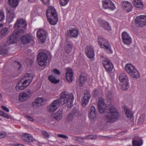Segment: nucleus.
<instances>
[{"instance_id":"obj_1","label":"nucleus","mask_w":146,"mask_h":146,"mask_svg":"<svg viewBox=\"0 0 146 146\" xmlns=\"http://www.w3.org/2000/svg\"><path fill=\"white\" fill-rule=\"evenodd\" d=\"M27 25V23L25 20L21 19H18L14 26L15 29V31L7 40L8 44H9L15 43L17 38L25 32Z\"/></svg>"},{"instance_id":"obj_2","label":"nucleus","mask_w":146,"mask_h":146,"mask_svg":"<svg viewBox=\"0 0 146 146\" xmlns=\"http://www.w3.org/2000/svg\"><path fill=\"white\" fill-rule=\"evenodd\" d=\"M119 116L117 110L114 106H112L110 107L109 111L106 114L104 119L107 122L112 123L117 121Z\"/></svg>"},{"instance_id":"obj_3","label":"nucleus","mask_w":146,"mask_h":146,"mask_svg":"<svg viewBox=\"0 0 146 146\" xmlns=\"http://www.w3.org/2000/svg\"><path fill=\"white\" fill-rule=\"evenodd\" d=\"M74 99V97L73 94L65 91L61 93L60 99H57V100L60 104L64 105L68 103H69L71 106L72 104Z\"/></svg>"},{"instance_id":"obj_4","label":"nucleus","mask_w":146,"mask_h":146,"mask_svg":"<svg viewBox=\"0 0 146 146\" xmlns=\"http://www.w3.org/2000/svg\"><path fill=\"white\" fill-rule=\"evenodd\" d=\"M25 79L24 81L22 82V80L19 82L15 86L17 90H22L26 88L31 82L33 77L31 74H27L25 75Z\"/></svg>"},{"instance_id":"obj_5","label":"nucleus","mask_w":146,"mask_h":146,"mask_svg":"<svg viewBox=\"0 0 146 146\" xmlns=\"http://www.w3.org/2000/svg\"><path fill=\"white\" fill-rule=\"evenodd\" d=\"M125 69L131 78L135 80L139 78V75L138 71L131 64H127L125 66Z\"/></svg>"},{"instance_id":"obj_6","label":"nucleus","mask_w":146,"mask_h":146,"mask_svg":"<svg viewBox=\"0 0 146 146\" xmlns=\"http://www.w3.org/2000/svg\"><path fill=\"white\" fill-rule=\"evenodd\" d=\"M98 44L101 48H104L107 53H111L112 51L111 50V46L107 40L104 38L100 36L98 37Z\"/></svg>"},{"instance_id":"obj_7","label":"nucleus","mask_w":146,"mask_h":146,"mask_svg":"<svg viewBox=\"0 0 146 146\" xmlns=\"http://www.w3.org/2000/svg\"><path fill=\"white\" fill-rule=\"evenodd\" d=\"M119 80L121 85V88L125 90L129 87L128 79L127 75L124 73L121 74L119 76Z\"/></svg>"},{"instance_id":"obj_8","label":"nucleus","mask_w":146,"mask_h":146,"mask_svg":"<svg viewBox=\"0 0 146 146\" xmlns=\"http://www.w3.org/2000/svg\"><path fill=\"white\" fill-rule=\"evenodd\" d=\"M48 58L47 54L44 52H39L37 57L38 64L41 66H45L46 65V60Z\"/></svg>"},{"instance_id":"obj_9","label":"nucleus","mask_w":146,"mask_h":146,"mask_svg":"<svg viewBox=\"0 0 146 146\" xmlns=\"http://www.w3.org/2000/svg\"><path fill=\"white\" fill-rule=\"evenodd\" d=\"M100 60L102 61V64L106 71L109 72L112 70L113 68V65L108 59L104 57L103 56H102Z\"/></svg>"},{"instance_id":"obj_10","label":"nucleus","mask_w":146,"mask_h":146,"mask_svg":"<svg viewBox=\"0 0 146 146\" xmlns=\"http://www.w3.org/2000/svg\"><path fill=\"white\" fill-rule=\"evenodd\" d=\"M136 26L142 27L146 26V16L141 15L137 17L135 19Z\"/></svg>"},{"instance_id":"obj_11","label":"nucleus","mask_w":146,"mask_h":146,"mask_svg":"<svg viewBox=\"0 0 146 146\" xmlns=\"http://www.w3.org/2000/svg\"><path fill=\"white\" fill-rule=\"evenodd\" d=\"M87 79L86 74L84 73H82L79 75L76 83L79 86H82L84 85Z\"/></svg>"},{"instance_id":"obj_12","label":"nucleus","mask_w":146,"mask_h":146,"mask_svg":"<svg viewBox=\"0 0 146 146\" xmlns=\"http://www.w3.org/2000/svg\"><path fill=\"white\" fill-rule=\"evenodd\" d=\"M36 35L38 41L40 42L44 43L46 38L47 34L45 31L40 29L37 31Z\"/></svg>"},{"instance_id":"obj_13","label":"nucleus","mask_w":146,"mask_h":146,"mask_svg":"<svg viewBox=\"0 0 146 146\" xmlns=\"http://www.w3.org/2000/svg\"><path fill=\"white\" fill-rule=\"evenodd\" d=\"M15 17L14 9L13 8H7V20L9 23L11 22Z\"/></svg>"},{"instance_id":"obj_14","label":"nucleus","mask_w":146,"mask_h":146,"mask_svg":"<svg viewBox=\"0 0 146 146\" xmlns=\"http://www.w3.org/2000/svg\"><path fill=\"white\" fill-rule=\"evenodd\" d=\"M90 97V92L86 90L84 92L81 99L82 104L83 107H85L88 104Z\"/></svg>"},{"instance_id":"obj_15","label":"nucleus","mask_w":146,"mask_h":146,"mask_svg":"<svg viewBox=\"0 0 146 146\" xmlns=\"http://www.w3.org/2000/svg\"><path fill=\"white\" fill-rule=\"evenodd\" d=\"M103 6L105 9L113 10L115 9L114 4L110 0H104L102 1Z\"/></svg>"},{"instance_id":"obj_16","label":"nucleus","mask_w":146,"mask_h":146,"mask_svg":"<svg viewBox=\"0 0 146 146\" xmlns=\"http://www.w3.org/2000/svg\"><path fill=\"white\" fill-rule=\"evenodd\" d=\"M121 35L123 43L129 45L131 42L132 40L129 34L126 32H124L122 33Z\"/></svg>"},{"instance_id":"obj_17","label":"nucleus","mask_w":146,"mask_h":146,"mask_svg":"<svg viewBox=\"0 0 146 146\" xmlns=\"http://www.w3.org/2000/svg\"><path fill=\"white\" fill-rule=\"evenodd\" d=\"M60 104L58 100H54L49 106L48 111L50 112L55 111L59 108Z\"/></svg>"},{"instance_id":"obj_18","label":"nucleus","mask_w":146,"mask_h":146,"mask_svg":"<svg viewBox=\"0 0 146 146\" xmlns=\"http://www.w3.org/2000/svg\"><path fill=\"white\" fill-rule=\"evenodd\" d=\"M85 50V54L88 57L90 58L94 57V51L93 48L92 46H87Z\"/></svg>"},{"instance_id":"obj_19","label":"nucleus","mask_w":146,"mask_h":146,"mask_svg":"<svg viewBox=\"0 0 146 146\" xmlns=\"http://www.w3.org/2000/svg\"><path fill=\"white\" fill-rule=\"evenodd\" d=\"M97 116V112L95 107L92 106L88 111V117L90 120H94Z\"/></svg>"},{"instance_id":"obj_20","label":"nucleus","mask_w":146,"mask_h":146,"mask_svg":"<svg viewBox=\"0 0 146 146\" xmlns=\"http://www.w3.org/2000/svg\"><path fill=\"white\" fill-rule=\"evenodd\" d=\"M31 94V92L30 90H28L26 92H24L20 93L19 96V101L21 102L25 101L26 98L29 97Z\"/></svg>"},{"instance_id":"obj_21","label":"nucleus","mask_w":146,"mask_h":146,"mask_svg":"<svg viewBox=\"0 0 146 146\" xmlns=\"http://www.w3.org/2000/svg\"><path fill=\"white\" fill-rule=\"evenodd\" d=\"M121 7L123 9L127 12L130 11L132 8L131 4L128 1H123L121 3Z\"/></svg>"},{"instance_id":"obj_22","label":"nucleus","mask_w":146,"mask_h":146,"mask_svg":"<svg viewBox=\"0 0 146 146\" xmlns=\"http://www.w3.org/2000/svg\"><path fill=\"white\" fill-rule=\"evenodd\" d=\"M56 15H57V13L54 8L53 6H49L46 11V17L54 15L56 16Z\"/></svg>"},{"instance_id":"obj_23","label":"nucleus","mask_w":146,"mask_h":146,"mask_svg":"<svg viewBox=\"0 0 146 146\" xmlns=\"http://www.w3.org/2000/svg\"><path fill=\"white\" fill-rule=\"evenodd\" d=\"M66 74V78L67 81L69 83L72 82L73 78L72 70L71 69H67Z\"/></svg>"},{"instance_id":"obj_24","label":"nucleus","mask_w":146,"mask_h":146,"mask_svg":"<svg viewBox=\"0 0 146 146\" xmlns=\"http://www.w3.org/2000/svg\"><path fill=\"white\" fill-rule=\"evenodd\" d=\"M66 43L64 47V50L67 53H69L72 51L73 46L72 42L67 39L66 40Z\"/></svg>"},{"instance_id":"obj_25","label":"nucleus","mask_w":146,"mask_h":146,"mask_svg":"<svg viewBox=\"0 0 146 146\" xmlns=\"http://www.w3.org/2000/svg\"><path fill=\"white\" fill-rule=\"evenodd\" d=\"M21 36V41L24 44H28L31 40V37L30 35L28 34H27L23 36Z\"/></svg>"},{"instance_id":"obj_26","label":"nucleus","mask_w":146,"mask_h":146,"mask_svg":"<svg viewBox=\"0 0 146 146\" xmlns=\"http://www.w3.org/2000/svg\"><path fill=\"white\" fill-rule=\"evenodd\" d=\"M104 100L102 97H100L99 98L98 102V108L99 111L100 113H102L105 111L103 110L102 108L104 104Z\"/></svg>"},{"instance_id":"obj_27","label":"nucleus","mask_w":146,"mask_h":146,"mask_svg":"<svg viewBox=\"0 0 146 146\" xmlns=\"http://www.w3.org/2000/svg\"><path fill=\"white\" fill-rule=\"evenodd\" d=\"M62 112L63 110H59L57 111L55 114L52 115L51 117L56 120H60L62 117L63 115Z\"/></svg>"},{"instance_id":"obj_28","label":"nucleus","mask_w":146,"mask_h":146,"mask_svg":"<svg viewBox=\"0 0 146 146\" xmlns=\"http://www.w3.org/2000/svg\"><path fill=\"white\" fill-rule=\"evenodd\" d=\"M48 21L49 23L52 25H54L56 24L58 21L57 15L49 16L47 17Z\"/></svg>"},{"instance_id":"obj_29","label":"nucleus","mask_w":146,"mask_h":146,"mask_svg":"<svg viewBox=\"0 0 146 146\" xmlns=\"http://www.w3.org/2000/svg\"><path fill=\"white\" fill-rule=\"evenodd\" d=\"M22 139L28 142H32L35 141L33 137L29 134L25 133L22 136Z\"/></svg>"},{"instance_id":"obj_30","label":"nucleus","mask_w":146,"mask_h":146,"mask_svg":"<svg viewBox=\"0 0 146 146\" xmlns=\"http://www.w3.org/2000/svg\"><path fill=\"white\" fill-rule=\"evenodd\" d=\"M133 4L136 7L140 9H143L144 7L142 1L141 0H135L133 1Z\"/></svg>"},{"instance_id":"obj_31","label":"nucleus","mask_w":146,"mask_h":146,"mask_svg":"<svg viewBox=\"0 0 146 146\" xmlns=\"http://www.w3.org/2000/svg\"><path fill=\"white\" fill-rule=\"evenodd\" d=\"M9 48L6 45L0 47V54L2 55H5L8 53Z\"/></svg>"},{"instance_id":"obj_32","label":"nucleus","mask_w":146,"mask_h":146,"mask_svg":"<svg viewBox=\"0 0 146 146\" xmlns=\"http://www.w3.org/2000/svg\"><path fill=\"white\" fill-rule=\"evenodd\" d=\"M68 31L71 36L74 38L76 37L78 35V30L75 28L70 29Z\"/></svg>"},{"instance_id":"obj_33","label":"nucleus","mask_w":146,"mask_h":146,"mask_svg":"<svg viewBox=\"0 0 146 146\" xmlns=\"http://www.w3.org/2000/svg\"><path fill=\"white\" fill-rule=\"evenodd\" d=\"M74 116L76 117H78L81 116V114L78 111L77 109L76 108H74L70 113Z\"/></svg>"},{"instance_id":"obj_34","label":"nucleus","mask_w":146,"mask_h":146,"mask_svg":"<svg viewBox=\"0 0 146 146\" xmlns=\"http://www.w3.org/2000/svg\"><path fill=\"white\" fill-rule=\"evenodd\" d=\"M46 100L42 98H38L36 99L35 101V103L38 106L42 105L45 102Z\"/></svg>"},{"instance_id":"obj_35","label":"nucleus","mask_w":146,"mask_h":146,"mask_svg":"<svg viewBox=\"0 0 146 146\" xmlns=\"http://www.w3.org/2000/svg\"><path fill=\"white\" fill-rule=\"evenodd\" d=\"M9 6L11 7H16L18 5V0H8Z\"/></svg>"},{"instance_id":"obj_36","label":"nucleus","mask_w":146,"mask_h":146,"mask_svg":"<svg viewBox=\"0 0 146 146\" xmlns=\"http://www.w3.org/2000/svg\"><path fill=\"white\" fill-rule=\"evenodd\" d=\"M101 26L104 29L107 30H109L110 29V27L109 23L106 21H102Z\"/></svg>"},{"instance_id":"obj_37","label":"nucleus","mask_w":146,"mask_h":146,"mask_svg":"<svg viewBox=\"0 0 146 146\" xmlns=\"http://www.w3.org/2000/svg\"><path fill=\"white\" fill-rule=\"evenodd\" d=\"M48 79L52 83L56 84L59 82V80H57L56 79L55 77L53 75H50L48 76Z\"/></svg>"},{"instance_id":"obj_38","label":"nucleus","mask_w":146,"mask_h":146,"mask_svg":"<svg viewBox=\"0 0 146 146\" xmlns=\"http://www.w3.org/2000/svg\"><path fill=\"white\" fill-rule=\"evenodd\" d=\"M9 33V30L7 28L5 27L3 28L0 31V35L2 37L5 36Z\"/></svg>"},{"instance_id":"obj_39","label":"nucleus","mask_w":146,"mask_h":146,"mask_svg":"<svg viewBox=\"0 0 146 146\" xmlns=\"http://www.w3.org/2000/svg\"><path fill=\"white\" fill-rule=\"evenodd\" d=\"M106 98L108 102H110L112 99V93L111 91H108L106 94Z\"/></svg>"},{"instance_id":"obj_40","label":"nucleus","mask_w":146,"mask_h":146,"mask_svg":"<svg viewBox=\"0 0 146 146\" xmlns=\"http://www.w3.org/2000/svg\"><path fill=\"white\" fill-rule=\"evenodd\" d=\"M125 114L126 115V116L128 118H132L133 117V113L131 111L127 109H125L124 110Z\"/></svg>"},{"instance_id":"obj_41","label":"nucleus","mask_w":146,"mask_h":146,"mask_svg":"<svg viewBox=\"0 0 146 146\" xmlns=\"http://www.w3.org/2000/svg\"><path fill=\"white\" fill-rule=\"evenodd\" d=\"M36 0H29V1L31 2H34ZM42 2L46 5H48L50 4V0H40Z\"/></svg>"},{"instance_id":"obj_42","label":"nucleus","mask_w":146,"mask_h":146,"mask_svg":"<svg viewBox=\"0 0 146 146\" xmlns=\"http://www.w3.org/2000/svg\"><path fill=\"white\" fill-rule=\"evenodd\" d=\"M60 5L61 6H65L68 3L69 0H59Z\"/></svg>"},{"instance_id":"obj_43","label":"nucleus","mask_w":146,"mask_h":146,"mask_svg":"<svg viewBox=\"0 0 146 146\" xmlns=\"http://www.w3.org/2000/svg\"><path fill=\"white\" fill-rule=\"evenodd\" d=\"M74 118H75V117H74L71 113H70L66 117V119L68 121H71L73 120Z\"/></svg>"},{"instance_id":"obj_44","label":"nucleus","mask_w":146,"mask_h":146,"mask_svg":"<svg viewBox=\"0 0 146 146\" xmlns=\"http://www.w3.org/2000/svg\"><path fill=\"white\" fill-rule=\"evenodd\" d=\"M85 137L88 139L92 140H94L97 138L96 136L94 135H88L85 136Z\"/></svg>"},{"instance_id":"obj_45","label":"nucleus","mask_w":146,"mask_h":146,"mask_svg":"<svg viewBox=\"0 0 146 146\" xmlns=\"http://www.w3.org/2000/svg\"><path fill=\"white\" fill-rule=\"evenodd\" d=\"M41 133L45 138H48L49 137V135L46 131L43 130L41 131Z\"/></svg>"},{"instance_id":"obj_46","label":"nucleus","mask_w":146,"mask_h":146,"mask_svg":"<svg viewBox=\"0 0 146 146\" xmlns=\"http://www.w3.org/2000/svg\"><path fill=\"white\" fill-rule=\"evenodd\" d=\"M33 63V61L31 60L26 59L24 61V63L25 65L27 66L31 65Z\"/></svg>"},{"instance_id":"obj_47","label":"nucleus","mask_w":146,"mask_h":146,"mask_svg":"<svg viewBox=\"0 0 146 146\" xmlns=\"http://www.w3.org/2000/svg\"><path fill=\"white\" fill-rule=\"evenodd\" d=\"M5 14L2 11H0V21L2 22L5 19Z\"/></svg>"},{"instance_id":"obj_48","label":"nucleus","mask_w":146,"mask_h":146,"mask_svg":"<svg viewBox=\"0 0 146 146\" xmlns=\"http://www.w3.org/2000/svg\"><path fill=\"white\" fill-rule=\"evenodd\" d=\"M132 144L134 146H140L141 145L138 141L136 140L133 141Z\"/></svg>"},{"instance_id":"obj_49","label":"nucleus","mask_w":146,"mask_h":146,"mask_svg":"<svg viewBox=\"0 0 146 146\" xmlns=\"http://www.w3.org/2000/svg\"><path fill=\"white\" fill-rule=\"evenodd\" d=\"M58 136L59 137L63 138L65 139H67L68 138V137L66 135L62 134H59L58 135Z\"/></svg>"},{"instance_id":"obj_50","label":"nucleus","mask_w":146,"mask_h":146,"mask_svg":"<svg viewBox=\"0 0 146 146\" xmlns=\"http://www.w3.org/2000/svg\"><path fill=\"white\" fill-rule=\"evenodd\" d=\"M6 135V133L4 132L0 133V139L4 138Z\"/></svg>"},{"instance_id":"obj_51","label":"nucleus","mask_w":146,"mask_h":146,"mask_svg":"<svg viewBox=\"0 0 146 146\" xmlns=\"http://www.w3.org/2000/svg\"><path fill=\"white\" fill-rule=\"evenodd\" d=\"M1 116L4 117L6 119H9L10 118V116L8 115V114L3 112Z\"/></svg>"},{"instance_id":"obj_52","label":"nucleus","mask_w":146,"mask_h":146,"mask_svg":"<svg viewBox=\"0 0 146 146\" xmlns=\"http://www.w3.org/2000/svg\"><path fill=\"white\" fill-rule=\"evenodd\" d=\"M25 117L27 119H28L29 120L31 121H33L34 119L31 117H30L28 115H25Z\"/></svg>"},{"instance_id":"obj_53","label":"nucleus","mask_w":146,"mask_h":146,"mask_svg":"<svg viewBox=\"0 0 146 146\" xmlns=\"http://www.w3.org/2000/svg\"><path fill=\"white\" fill-rule=\"evenodd\" d=\"M1 108L4 110L5 111L7 112L9 111V110L4 106H1Z\"/></svg>"},{"instance_id":"obj_54","label":"nucleus","mask_w":146,"mask_h":146,"mask_svg":"<svg viewBox=\"0 0 146 146\" xmlns=\"http://www.w3.org/2000/svg\"><path fill=\"white\" fill-rule=\"evenodd\" d=\"M54 72L55 74H60V71L57 69H55L54 70Z\"/></svg>"},{"instance_id":"obj_55","label":"nucleus","mask_w":146,"mask_h":146,"mask_svg":"<svg viewBox=\"0 0 146 146\" xmlns=\"http://www.w3.org/2000/svg\"><path fill=\"white\" fill-rule=\"evenodd\" d=\"M72 138V139L76 141H78L79 140V139H80V138L78 137L75 136H73Z\"/></svg>"},{"instance_id":"obj_56","label":"nucleus","mask_w":146,"mask_h":146,"mask_svg":"<svg viewBox=\"0 0 146 146\" xmlns=\"http://www.w3.org/2000/svg\"><path fill=\"white\" fill-rule=\"evenodd\" d=\"M15 63H17L18 67H19V70L21 67L22 66L19 62L17 61H15Z\"/></svg>"},{"instance_id":"obj_57","label":"nucleus","mask_w":146,"mask_h":146,"mask_svg":"<svg viewBox=\"0 0 146 146\" xmlns=\"http://www.w3.org/2000/svg\"><path fill=\"white\" fill-rule=\"evenodd\" d=\"M98 95L97 91L96 90H95L94 92V97H96Z\"/></svg>"},{"instance_id":"obj_58","label":"nucleus","mask_w":146,"mask_h":146,"mask_svg":"<svg viewBox=\"0 0 146 146\" xmlns=\"http://www.w3.org/2000/svg\"><path fill=\"white\" fill-rule=\"evenodd\" d=\"M78 141H79V143L80 144H82V143H83V142H84V141H83L82 140L81 141L79 140Z\"/></svg>"},{"instance_id":"obj_59","label":"nucleus","mask_w":146,"mask_h":146,"mask_svg":"<svg viewBox=\"0 0 146 146\" xmlns=\"http://www.w3.org/2000/svg\"><path fill=\"white\" fill-rule=\"evenodd\" d=\"M3 112L0 110V115L1 116L2 115V114L3 113Z\"/></svg>"},{"instance_id":"obj_60","label":"nucleus","mask_w":146,"mask_h":146,"mask_svg":"<svg viewBox=\"0 0 146 146\" xmlns=\"http://www.w3.org/2000/svg\"><path fill=\"white\" fill-rule=\"evenodd\" d=\"M2 99V96L1 94L0 93V100Z\"/></svg>"},{"instance_id":"obj_61","label":"nucleus","mask_w":146,"mask_h":146,"mask_svg":"<svg viewBox=\"0 0 146 146\" xmlns=\"http://www.w3.org/2000/svg\"><path fill=\"white\" fill-rule=\"evenodd\" d=\"M81 139H85L86 138V137H85V136L84 137H81V138H80Z\"/></svg>"},{"instance_id":"obj_62","label":"nucleus","mask_w":146,"mask_h":146,"mask_svg":"<svg viewBox=\"0 0 146 146\" xmlns=\"http://www.w3.org/2000/svg\"><path fill=\"white\" fill-rule=\"evenodd\" d=\"M16 146H25L22 145L21 144H19L18 145H16Z\"/></svg>"},{"instance_id":"obj_63","label":"nucleus","mask_w":146,"mask_h":146,"mask_svg":"<svg viewBox=\"0 0 146 146\" xmlns=\"http://www.w3.org/2000/svg\"><path fill=\"white\" fill-rule=\"evenodd\" d=\"M71 146H78V145L77 146H75V145H71Z\"/></svg>"}]
</instances>
